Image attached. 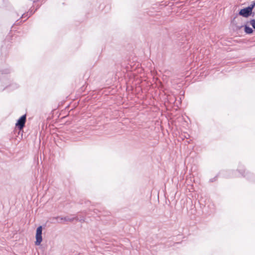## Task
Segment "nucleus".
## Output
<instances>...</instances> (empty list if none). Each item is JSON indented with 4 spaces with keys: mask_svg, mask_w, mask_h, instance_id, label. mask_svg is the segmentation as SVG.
Segmentation results:
<instances>
[{
    "mask_svg": "<svg viewBox=\"0 0 255 255\" xmlns=\"http://www.w3.org/2000/svg\"><path fill=\"white\" fill-rule=\"evenodd\" d=\"M42 227L41 226H39L36 229V241L35 242V244L36 246H39L40 245L42 241Z\"/></svg>",
    "mask_w": 255,
    "mask_h": 255,
    "instance_id": "obj_2",
    "label": "nucleus"
},
{
    "mask_svg": "<svg viewBox=\"0 0 255 255\" xmlns=\"http://www.w3.org/2000/svg\"><path fill=\"white\" fill-rule=\"evenodd\" d=\"M248 24H250L252 26L253 28L255 29V19H252L250 21H247L246 24L242 27H244V31L246 34H251L253 33V29L248 26Z\"/></svg>",
    "mask_w": 255,
    "mask_h": 255,
    "instance_id": "obj_1",
    "label": "nucleus"
},
{
    "mask_svg": "<svg viewBox=\"0 0 255 255\" xmlns=\"http://www.w3.org/2000/svg\"><path fill=\"white\" fill-rule=\"evenodd\" d=\"M18 87V86L17 84H14V88H17Z\"/></svg>",
    "mask_w": 255,
    "mask_h": 255,
    "instance_id": "obj_10",
    "label": "nucleus"
},
{
    "mask_svg": "<svg viewBox=\"0 0 255 255\" xmlns=\"http://www.w3.org/2000/svg\"><path fill=\"white\" fill-rule=\"evenodd\" d=\"M32 14L31 13H30L29 15V16H30V15Z\"/></svg>",
    "mask_w": 255,
    "mask_h": 255,
    "instance_id": "obj_13",
    "label": "nucleus"
},
{
    "mask_svg": "<svg viewBox=\"0 0 255 255\" xmlns=\"http://www.w3.org/2000/svg\"><path fill=\"white\" fill-rule=\"evenodd\" d=\"M239 15L244 17H249L250 16H254L255 13L252 11L248 7L241 9L239 12Z\"/></svg>",
    "mask_w": 255,
    "mask_h": 255,
    "instance_id": "obj_3",
    "label": "nucleus"
},
{
    "mask_svg": "<svg viewBox=\"0 0 255 255\" xmlns=\"http://www.w3.org/2000/svg\"><path fill=\"white\" fill-rule=\"evenodd\" d=\"M60 219L61 221H70V222H71V221H73V220H74V218H69L68 217H53L50 220H51V223H52V224H55V222L54 221V220H55L56 219Z\"/></svg>",
    "mask_w": 255,
    "mask_h": 255,
    "instance_id": "obj_5",
    "label": "nucleus"
},
{
    "mask_svg": "<svg viewBox=\"0 0 255 255\" xmlns=\"http://www.w3.org/2000/svg\"><path fill=\"white\" fill-rule=\"evenodd\" d=\"M255 7V1H253L252 2L251 4L248 6V8L250 9V10L253 11V9Z\"/></svg>",
    "mask_w": 255,
    "mask_h": 255,
    "instance_id": "obj_6",
    "label": "nucleus"
},
{
    "mask_svg": "<svg viewBox=\"0 0 255 255\" xmlns=\"http://www.w3.org/2000/svg\"><path fill=\"white\" fill-rule=\"evenodd\" d=\"M54 221L55 222V223H61L62 221H61L60 219H56L55 220H54Z\"/></svg>",
    "mask_w": 255,
    "mask_h": 255,
    "instance_id": "obj_8",
    "label": "nucleus"
},
{
    "mask_svg": "<svg viewBox=\"0 0 255 255\" xmlns=\"http://www.w3.org/2000/svg\"><path fill=\"white\" fill-rule=\"evenodd\" d=\"M26 120V115H22L17 121L15 124L16 127L19 129L21 130L25 126Z\"/></svg>",
    "mask_w": 255,
    "mask_h": 255,
    "instance_id": "obj_4",
    "label": "nucleus"
},
{
    "mask_svg": "<svg viewBox=\"0 0 255 255\" xmlns=\"http://www.w3.org/2000/svg\"><path fill=\"white\" fill-rule=\"evenodd\" d=\"M28 15V14H26V15H25V14H23L21 17L22 18H24L25 17V16H27Z\"/></svg>",
    "mask_w": 255,
    "mask_h": 255,
    "instance_id": "obj_9",
    "label": "nucleus"
},
{
    "mask_svg": "<svg viewBox=\"0 0 255 255\" xmlns=\"http://www.w3.org/2000/svg\"><path fill=\"white\" fill-rule=\"evenodd\" d=\"M0 72H1V74H8L9 73V70L8 69H6L5 70H1V71H0Z\"/></svg>",
    "mask_w": 255,
    "mask_h": 255,
    "instance_id": "obj_7",
    "label": "nucleus"
},
{
    "mask_svg": "<svg viewBox=\"0 0 255 255\" xmlns=\"http://www.w3.org/2000/svg\"><path fill=\"white\" fill-rule=\"evenodd\" d=\"M211 182H213L214 181V179H211L210 180Z\"/></svg>",
    "mask_w": 255,
    "mask_h": 255,
    "instance_id": "obj_12",
    "label": "nucleus"
},
{
    "mask_svg": "<svg viewBox=\"0 0 255 255\" xmlns=\"http://www.w3.org/2000/svg\"><path fill=\"white\" fill-rule=\"evenodd\" d=\"M241 174H242V175L244 176V177H246V175H244L243 173H241Z\"/></svg>",
    "mask_w": 255,
    "mask_h": 255,
    "instance_id": "obj_11",
    "label": "nucleus"
}]
</instances>
